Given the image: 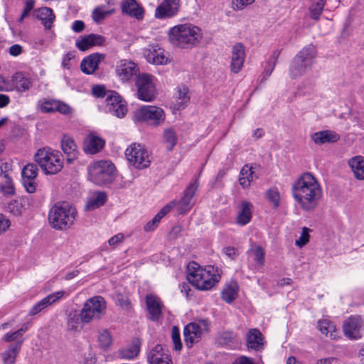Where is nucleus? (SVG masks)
I'll return each instance as SVG.
<instances>
[{"label": "nucleus", "mask_w": 364, "mask_h": 364, "mask_svg": "<svg viewBox=\"0 0 364 364\" xmlns=\"http://www.w3.org/2000/svg\"><path fill=\"white\" fill-rule=\"evenodd\" d=\"M292 196L300 208L305 211H313L318 205L322 197V188L311 173H303L291 187Z\"/></svg>", "instance_id": "obj_1"}, {"label": "nucleus", "mask_w": 364, "mask_h": 364, "mask_svg": "<svg viewBox=\"0 0 364 364\" xmlns=\"http://www.w3.org/2000/svg\"><path fill=\"white\" fill-rule=\"evenodd\" d=\"M187 279L197 289H210L220 279L219 269L214 266L202 268L197 262H191L187 266Z\"/></svg>", "instance_id": "obj_2"}, {"label": "nucleus", "mask_w": 364, "mask_h": 364, "mask_svg": "<svg viewBox=\"0 0 364 364\" xmlns=\"http://www.w3.org/2000/svg\"><path fill=\"white\" fill-rule=\"evenodd\" d=\"M170 41L181 48H191L198 44L201 38L200 29L190 23L177 25L168 32Z\"/></svg>", "instance_id": "obj_3"}, {"label": "nucleus", "mask_w": 364, "mask_h": 364, "mask_svg": "<svg viewBox=\"0 0 364 364\" xmlns=\"http://www.w3.org/2000/svg\"><path fill=\"white\" fill-rule=\"evenodd\" d=\"M76 213L75 208L68 203H57L50 209L49 224L55 230H66L73 224Z\"/></svg>", "instance_id": "obj_4"}, {"label": "nucleus", "mask_w": 364, "mask_h": 364, "mask_svg": "<svg viewBox=\"0 0 364 364\" xmlns=\"http://www.w3.org/2000/svg\"><path fill=\"white\" fill-rule=\"evenodd\" d=\"M34 159L46 174H56L63 167L62 154L48 147L38 149Z\"/></svg>", "instance_id": "obj_5"}, {"label": "nucleus", "mask_w": 364, "mask_h": 364, "mask_svg": "<svg viewBox=\"0 0 364 364\" xmlns=\"http://www.w3.org/2000/svg\"><path fill=\"white\" fill-rule=\"evenodd\" d=\"M106 311V302L100 296H93L87 300L80 312V321L89 323L92 321L100 320Z\"/></svg>", "instance_id": "obj_6"}, {"label": "nucleus", "mask_w": 364, "mask_h": 364, "mask_svg": "<svg viewBox=\"0 0 364 364\" xmlns=\"http://www.w3.org/2000/svg\"><path fill=\"white\" fill-rule=\"evenodd\" d=\"M115 167L109 161L95 162L88 168L90 180L97 185H104L112 180Z\"/></svg>", "instance_id": "obj_7"}, {"label": "nucleus", "mask_w": 364, "mask_h": 364, "mask_svg": "<svg viewBox=\"0 0 364 364\" xmlns=\"http://www.w3.org/2000/svg\"><path fill=\"white\" fill-rule=\"evenodd\" d=\"M154 77L147 73H139L136 76L135 86L137 97L145 102H151L157 95Z\"/></svg>", "instance_id": "obj_8"}, {"label": "nucleus", "mask_w": 364, "mask_h": 364, "mask_svg": "<svg viewBox=\"0 0 364 364\" xmlns=\"http://www.w3.org/2000/svg\"><path fill=\"white\" fill-rule=\"evenodd\" d=\"M127 160L135 168L142 169L146 168L150 163L148 151L139 144H131L125 151Z\"/></svg>", "instance_id": "obj_9"}, {"label": "nucleus", "mask_w": 364, "mask_h": 364, "mask_svg": "<svg viewBox=\"0 0 364 364\" xmlns=\"http://www.w3.org/2000/svg\"><path fill=\"white\" fill-rule=\"evenodd\" d=\"M209 323L203 319L186 325L183 330L184 339L188 348H191L193 343L198 342L202 335L208 331Z\"/></svg>", "instance_id": "obj_10"}, {"label": "nucleus", "mask_w": 364, "mask_h": 364, "mask_svg": "<svg viewBox=\"0 0 364 364\" xmlns=\"http://www.w3.org/2000/svg\"><path fill=\"white\" fill-rule=\"evenodd\" d=\"M136 114L139 119L156 126L165 120L164 111L156 106L144 105L137 109Z\"/></svg>", "instance_id": "obj_11"}, {"label": "nucleus", "mask_w": 364, "mask_h": 364, "mask_svg": "<svg viewBox=\"0 0 364 364\" xmlns=\"http://www.w3.org/2000/svg\"><path fill=\"white\" fill-rule=\"evenodd\" d=\"M343 328L346 336L358 340L362 337L360 331L364 328V323L360 316H350L345 321Z\"/></svg>", "instance_id": "obj_12"}, {"label": "nucleus", "mask_w": 364, "mask_h": 364, "mask_svg": "<svg viewBox=\"0 0 364 364\" xmlns=\"http://www.w3.org/2000/svg\"><path fill=\"white\" fill-rule=\"evenodd\" d=\"M198 186V184L197 181L190 183V185L183 191V197L178 201L176 200L177 210L179 214H186L191 209L193 205L192 199Z\"/></svg>", "instance_id": "obj_13"}, {"label": "nucleus", "mask_w": 364, "mask_h": 364, "mask_svg": "<svg viewBox=\"0 0 364 364\" xmlns=\"http://www.w3.org/2000/svg\"><path fill=\"white\" fill-rule=\"evenodd\" d=\"M38 168L35 164H28L22 170V182L27 192L33 193L36 190V178Z\"/></svg>", "instance_id": "obj_14"}, {"label": "nucleus", "mask_w": 364, "mask_h": 364, "mask_svg": "<svg viewBox=\"0 0 364 364\" xmlns=\"http://www.w3.org/2000/svg\"><path fill=\"white\" fill-rule=\"evenodd\" d=\"M139 73L138 65L132 60H120L116 65L117 75L122 81H129Z\"/></svg>", "instance_id": "obj_15"}, {"label": "nucleus", "mask_w": 364, "mask_h": 364, "mask_svg": "<svg viewBox=\"0 0 364 364\" xmlns=\"http://www.w3.org/2000/svg\"><path fill=\"white\" fill-rule=\"evenodd\" d=\"M147 361L149 364H173L171 355L160 344L150 349L147 353Z\"/></svg>", "instance_id": "obj_16"}, {"label": "nucleus", "mask_w": 364, "mask_h": 364, "mask_svg": "<svg viewBox=\"0 0 364 364\" xmlns=\"http://www.w3.org/2000/svg\"><path fill=\"white\" fill-rule=\"evenodd\" d=\"M105 58V55L95 53L85 57L80 63V69L87 75L93 74L97 69L100 63Z\"/></svg>", "instance_id": "obj_17"}, {"label": "nucleus", "mask_w": 364, "mask_h": 364, "mask_svg": "<svg viewBox=\"0 0 364 364\" xmlns=\"http://www.w3.org/2000/svg\"><path fill=\"white\" fill-rule=\"evenodd\" d=\"M65 296V291L63 290L55 291L53 294H50L41 299L39 302L36 304L29 311L30 316H35L43 311L44 309L47 308L52 304L56 302L60 299L63 298Z\"/></svg>", "instance_id": "obj_18"}, {"label": "nucleus", "mask_w": 364, "mask_h": 364, "mask_svg": "<svg viewBox=\"0 0 364 364\" xmlns=\"http://www.w3.org/2000/svg\"><path fill=\"white\" fill-rule=\"evenodd\" d=\"M144 56L149 63L164 65L168 62L166 51L157 46H151L144 51Z\"/></svg>", "instance_id": "obj_19"}, {"label": "nucleus", "mask_w": 364, "mask_h": 364, "mask_svg": "<svg viewBox=\"0 0 364 364\" xmlns=\"http://www.w3.org/2000/svg\"><path fill=\"white\" fill-rule=\"evenodd\" d=\"M179 6V0H164L155 11L157 18H164L174 16Z\"/></svg>", "instance_id": "obj_20"}, {"label": "nucleus", "mask_w": 364, "mask_h": 364, "mask_svg": "<svg viewBox=\"0 0 364 364\" xmlns=\"http://www.w3.org/2000/svg\"><path fill=\"white\" fill-rule=\"evenodd\" d=\"M105 144L104 139L93 134H90L84 139L82 149L87 154L93 155L100 152Z\"/></svg>", "instance_id": "obj_21"}, {"label": "nucleus", "mask_w": 364, "mask_h": 364, "mask_svg": "<svg viewBox=\"0 0 364 364\" xmlns=\"http://www.w3.org/2000/svg\"><path fill=\"white\" fill-rule=\"evenodd\" d=\"M146 304L150 315V319L157 321L161 315L163 304L161 299L154 294H147Z\"/></svg>", "instance_id": "obj_22"}, {"label": "nucleus", "mask_w": 364, "mask_h": 364, "mask_svg": "<svg viewBox=\"0 0 364 364\" xmlns=\"http://www.w3.org/2000/svg\"><path fill=\"white\" fill-rule=\"evenodd\" d=\"M61 149L66 155V159L68 164H72L77 159L79 154L77 146L73 139L70 136L65 135L63 137L61 140Z\"/></svg>", "instance_id": "obj_23"}, {"label": "nucleus", "mask_w": 364, "mask_h": 364, "mask_svg": "<svg viewBox=\"0 0 364 364\" xmlns=\"http://www.w3.org/2000/svg\"><path fill=\"white\" fill-rule=\"evenodd\" d=\"M105 42V38L97 34H90L82 36L75 42V46L81 51H85L95 46H102Z\"/></svg>", "instance_id": "obj_24"}, {"label": "nucleus", "mask_w": 364, "mask_h": 364, "mask_svg": "<svg viewBox=\"0 0 364 364\" xmlns=\"http://www.w3.org/2000/svg\"><path fill=\"white\" fill-rule=\"evenodd\" d=\"M245 50L241 43L235 44L232 49L231 70L237 73L243 66L245 61Z\"/></svg>", "instance_id": "obj_25"}, {"label": "nucleus", "mask_w": 364, "mask_h": 364, "mask_svg": "<svg viewBox=\"0 0 364 364\" xmlns=\"http://www.w3.org/2000/svg\"><path fill=\"white\" fill-rule=\"evenodd\" d=\"M122 11L132 17L136 19H142L144 17V9L136 2V0H124L122 3Z\"/></svg>", "instance_id": "obj_26"}, {"label": "nucleus", "mask_w": 364, "mask_h": 364, "mask_svg": "<svg viewBox=\"0 0 364 364\" xmlns=\"http://www.w3.org/2000/svg\"><path fill=\"white\" fill-rule=\"evenodd\" d=\"M311 139L316 144H323L336 142L339 140L340 136L334 131L323 130L312 134Z\"/></svg>", "instance_id": "obj_27"}, {"label": "nucleus", "mask_w": 364, "mask_h": 364, "mask_svg": "<svg viewBox=\"0 0 364 364\" xmlns=\"http://www.w3.org/2000/svg\"><path fill=\"white\" fill-rule=\"evenodd\" d=\"M22 344L23 340L11 344L1 354L4 364H15L16 358L21 349Z\"/></svg>", "instance_id": "obj_28"}, {"label": "nucleus", "mask_w": 364, "mask_h": 364, "mask_svg": "<svg viewBox=\"0 0 364 364\" xmlns=\"http://www.w3.org/2000/svg\"><path fill=\"white\" fill-rule=\"evenodd\" d=\"M253 205L250 202L242 201L240 205V210L237 216V223L240 225H245L252 218V210Z\"/></svg>", "instance_id": "obj_29"}, {"label": "nucleus", "mask_w": 364, "mask_h": 364, "mask_svg": "<svg viewBox=\"0 0 364 364\" xmlns=\"http://www.w3.org/2000/svg\"><path fill=\"white\" fill-rule=\"evenodd\" d=\"M316 56V48L312 45H309L300 50L294 58H296V62L304 63V64L306 63V65L311 67Z\"/></svg>", "instance_id": "obj_30"}, {"label": "nucleus", "mask_w": 364, "mask_h": 364, "mask_svg": "<svg viewBox=\"0 0 364 364\" xmlns=\"http://www.w3.org/2000/svg\"><path fill=\"white\" fill-rule=\"evenodd\" d=\"M247 347L256 350H259L263 347V338L260 331L256 328H252L247 335Z\"/></svg>", "instance_id": "obj_31"}, {"label": "nucleus", "mask_w": 364, "mask_h": 364, "mask_svg": "<svg viewBox=\"0 0 364 364\" xmlns=\"http://www.w3.org/2000/svg\"><path fill=\"white\" fill-rule=\"evenodd\" d=\"M107 200V196L105 192H95L88 198L85 208L87 210L97 209L102 206Z\"/></svg>", "instance_id": "obj_32"}, {"label": "nucleus", "mask_w": 364, "mask_h": 364, "mask_svg": "<svg viewBox=\"0 0 364 364\" xmlns=\"http://www.w3.org/2000/svg\"><path fill=\"white\" fill-rule=\"evenodd\" d=\"M141 341L135 338L132 340L129 346L122 348L119 350V354L122 358L132 359L136 358L140 352Z\"/></svg>", "instance_id": "obj_33"}, {"label": "nucleus", "mask_w": 364, "mask_h": 364, "mask_svg": "<svg viewBox=\"0 0 364 364\" xmlns=\"http://www.w3.org/2000/svg\"><path fill=\"white\" fill-rule=\"evenodd\" d=\"M12 83L16 90L21 92L28 90L33 85L32 80L21 73H17L13 75Z\"/></svg>", "instance_id": "obj_34"}, {"label": "nucleus", "mask_w": 364, "mask_h": 364, "mask_svg": "<svg viewBox=\"0 0 364 364\" xmlns=\"http://www.w3.org/2000/svg\"><path fill=\"white\" fill-rule=\"evenodd\" d=\"M348 164L355 177L358 180H364V156H356L353 157L349 160Z\"/></svg>", "instance_id": "obj_35"}, {"label": "nucleus", "mask_w": 364, "mask_h": 364, "mask_svg": "<svg viewBox=\"0 0 364 364\" xmlns=\"http://www.w3.org/2000/svg\"><path fill=\"white\" fill-rule=\"evenodd\" d=\"M36 16L42 21V23L46 29H50L52 27L55 15L51 9L48 7L39 9L36 11Z\"/></svg>", "instance_id": "obj_36"}, {"label": "nucleus", "mask_w": 364, "mask_h": 364, "mask_svg": "<svg viewBox=\"0 0 364 364\" xmlns=\"http://www.w3.org/2000/svg\"><path fill=\"white\" fill-rule=\"evenodd\" d=\"M318 328L326 336L330 337L331 339L336 338V326L328 319H321L318 321Z\"/></svg>", "instance_id": "obj_37"}, {"label": "nucleus", "mask_w": 364, "mask_h": 364, "mask_svg": "<svg viewBox=\"0 0 364 364\" xmlns=\"http://www.w3.org/2000/svg\"><path fill=\"white\" fill-rule=\"evenodd\" d=\"M254 171L252 170V167L248 165H245L242 167L240 171L239 183L244 188H248L250 186L251 182L253 181Z\"/></svg>", "instance_id": "obj_38"}, {"label": "nucleus", "mask_w": 364, "mask_h": 364, "mask_svg": "<svg viewBox=\"0 0 364 364\" xmlns=\"http://www.w3.org/2000/svg\"><path fill=\"white\" fill-rule=\"evenodd\" d=\"M248 253L252 254L254 261L259 266H262L265 262V252L264 249L258 245H252Z\"/></svg>", "instance_id": "obj_39"}, {"label": "nucleus", "mask_w": 364, "mask_h": 364, "mask_svg": "<svg viewBox=\"0 0 364 364\" xmlns=\"http://www.w3.org/2000/svg\"><path fill=\"white\" fill-rule=\"evenodd\" d=\"M0 191L4 196H13L15 193L14 185L9 174H5L0 181Z\"/></svg>", "instance_id": "obj_40"}, {"label": "nucleus", "mask_w": 364, "mask_h": 364, "mask_svg": "<svg viewBox=\"0 0 364 364\" xmlns=\"http://www.w3.org/2000/svg\"><path fill=\"white\" fill-rule=\"evenodd\" d=\"M80 314L73 311L68 314L67 319V328L71 331H78L80 329Z\"/></svg>", "instance_id": "obj_41"}, {"label": "nucleus", "mask_w": 364, "mask_h": 364, "mask_svg": "<svg viewBox=\"0 0 364 364\" xmlns=\"http://www.w3.org/2000/svg\"><path fill=\"white\" fill-rule=\"evenodd\" d=\"M310 68L309 65L302 62H296V58H294L290 67V75L292 77H297L302 75L307 68Z\"/></svg>", "instance_id": "obj_42"}, {"label": "nucleus", "mask_w": 364, "mask_h": 364, "mask_svg": "<svg viewBox=\"0 0 364 364\" xmlns=\"http://www.w3.org/2000/svg\"><path fill=\"white\" fill-rule=\"evenodd\" d=\"M164 142L168 151L172 150L177 143V136L173 129H166L164 132Z\"/></svg>", "instance_id": "obj_43"}, {"label": "nucleus", "mask_w": 364, "mask_h": 364, "mask_svg": "<svg viewBox=\"0 0 364 364\" xmlns=\"http://www.w3.org/2000/svg\"><path fill=\"white\" fill-rule=\"evenodd\" d=\"M237 288L236 285L228 286L223 290L221 293V297L223 300L229 304L237 298Z\"/></svg>", "instance_id": "obj_44"}, {"label": "nucleus", "mask_w": 364, "mask_h": 364, "mask_svg": "<svg viewBox=\"0 0 364 364\" xmlns=\"http://www.w3.org/2000/svg\"><path fill=\"white\" fill-rule=\"evenodd\" d=\"M107 95L105 98V101L107 103V109L108 111L110 107H114L115 105H118L119 103L123 102L122 97L115 91L109 90Z\"/></svg>", "instance_id": "obj_45"}, {"label": "nucleus", "mask_w": 364, "mask_h": 364, "mask_svg": "<svg viewBox=\"0 0 364 364\" xmlns=\"http://www.w3.org/2000/svg\"><path fill=\"white\" fill-rule=\"evenodd\" d=\"M188 90L187 87H183L178 88V97L176 104L178 109L183 108V107L189 102L190 97L188 96Z\"/></svg>", "instance_id": "obj_46"}, {"label": "nucleus", "mask_w": 364, "mask_h": 364, "mask_svg": "<svg viewBox=\"0 0 364 364\" xmlns=\"http://www.w3.org/2000/svg\"><path fill=\"white\" fill-rule=\"evenodd\" d=\"M112 336L107 330H102L99 332L98 341L101 348L106 349L112 343Z\"/></svg>", "instance_id": "obj_47"}, {"label": "nucleus", "mask_w": 364, "mask_h": 364, "mask_svg": "<svg viewBox=\"0 0 364 364\" xmlns=\"http://www.w3.org/2000/svg\"><path fill=\"white\" fill-rule=\"evenodd\" d=\"M108 112L113 114L118 118L123 117L127 112L125 102L123 101L118 105H115L114 107H110V108H109Z\"/></svg>", "instance_id": "obj_48"}, {"label": "nucleus", "mask_w": 364, "mask_h": 364, "mask_svg": "<svg viewBox=\"0 0 364 364\" xmlns=\"http://www.w3.org/2000/svg\"><path fill=\"white\" fill-rule=\"evenodd\" d=\"M324 5V0H319L318 2L311 6L310 12L312 18L315 20H318L319 18V16L323 9Z\"/></svg>", "instance_id": "obj_49"}, {"label": "nucleus", "mask_w": 364, "mask_h": 364, "mask_svg": "<svg viewBox=\"0 0 364 364\" xmlns=\"http://www.w3.org/2000/svg\"><path fill=\"white\" fill-rule=\"evenodd\" d=\"M38 106L41 112L45 113L55 112V100H41L38 102Z\"/></svg>", "instance_id": "obj_50"}, {"label": "nucleus", "mask_w": 364, "mask_h": 364, "mask_svg": "<svg viewBox=\"0 0 364 364\" xmlns=\"http://www.w3.org/2000/svg\"><path fill=\"white\" fill-rule=\"evenodd\" d=\"M267 197L268 200L272 203L275 208L279 205L280 195L279 191L275 188L269 189L267 193Z\"/></svg>", "instance_id": "obj_51"}, {"label": "nucleus", "mask_w": 364, "mask_h": 364, "mask_svg": "<svg viewBox=\"0 0 364 364\" xmlns=\"http://www.w3.org/2000/svg\"><path fill=\"white\" fill-rule=\"evenodd\" d=\"M309 228L304 227L302 232L298 240H296V245L300 247L304 246L309 241Z\"/></svg>", "instance_id": "obj_52"}, {"label": "nucleus", "mask_w": 364, "mask_h": 364, "mask_svg": "<svg viewBox=\"0 0 364 364\" xmlns=\"http://www.w3.org/2000/svg\"><path fill=\"white\" fill-rule=\"evenodd\" d=\"M171 338L175 350H180L182 348V343L180 338L179 330L176 326H173L172 328Z\"/></svg>", "instance_id": "obj_53"}, {"label": "nucleus", "mask_w": 364, "mask_h": 364, "mask_svg": "<svg viewBox=\"0 0 364 364\" xmlns=\"http://www.w3.org/2000/svg\"><path fill=\"white\" fill-rule=\"evenodd\" d=\"M3 340L6 342L16 341V343H17L18 341H19L21 340L23 341V336L19 333V331H16L13 333H6L3 337Z\"/></svg>", "instance_id": "obj_54"}, {"label": "nucleus", "mask_w": 364, "mask_h": 364, "mask_svg": "<svg viewBox=\"0 0 364 364\" xmlns=\"http://www.w3.org/2000/svg\"><path fill=\"white\" fill-rule=\"evenodd\" d=\"M255 0H232V7L234 10H242L245 6L252 4Z\"/></svg>", "instance_id": "obj_55"}, {"label": "nucleus", "mask_w": 364, "mask_h": 364, "mask_svg": "<svg viewBox=\"0 0 364 364\" xmlns=\"http://www.w3.org/2000/svg\"><path fill=\"white\" fill-rule=\"evenodd\" d=\"M161 220L159 215L156 214L150 221H149L144 226V230L146 232L154 230L159 225Z\"/></svg>", "instance_id": "obj_56"}, {"label": "nucleus", "mask_w": 364, "mask_h": 364, "mask_svg": "<svg viewBox=\"0 0 364 364\" xmlns=\"http://www.w3.org/2000/svg\"><path fill=\"white\" fill-rule=\"evenodd\" d=\"M92 92L95 97L106 98L108 91L104 85H95L92 87Z\"/></svg>", "instance_id": "obj_57"}, {"label": "nucleus", "mask_w": 364, "mask_h": 364, "mask_svg": "<svg viewBox=\"0 0 364 364\" xmlns=\"http://www.w3.org/2000/svg\"><path fill=\"white\" fill-rule=\"evenodd\" d=\"M35 1L33 0H27L25 4L23 13L19 18V21L22 22L24 18L28 16L30 11L33 9Z\"/></svg>", "instance_id": "obj_58"}, {"label": "nucleus", "mask_w": 364, "mask_h": 364, "mask_svg": "<svg viewBox=\"0 0 364 364\" xmlns=\"http://www.w3.org/2000/svg\"><path fill=\"white\" fill-rule=\"evenodd\" d=\"M10 225V220L5 215L0 213V235L5 232Z\"/></svg>", "instance_id": "obj_59"}, {"label": "nucleus", "mask_w": 364, "mask_h": 364, "mask_svg": "<svg viewBox=\"0 0 364 364\" xmlns=\"http://www.w3.org/2000/svg\"><path fill=\"white\" fill-rule=\"evenodd\" d=\"M107 14V12L105 11L102 7H97L92 12V18L95 21L97 22L103 19Z\"/></svg>", "instance_id": "obj_60"}, {"label": "nucleus", "mask_w": 364, "mask_h": 364, "mask_svg": "<svg viewBox=\"0 0 364 364\" xmlns=\"http://www.w3.org/2000/svg\"><path fill=\"white\" fill-rule=\"evenodd\" d=\"M176 206V200H173L171 201L169 203L166 205L162 209L157 213L162 218L165 216L168 213H169L173 208Z\"/></svg>", "instance_id": "obj_61"}, {"label": "nucleus", "mask_w": 364, "mask_h": 364, "mask_svg": "<svg viewBox=\"0 0 364 364\" xmlns=\"http://www.w3.org/2000/svg\"><path fill=\"white\" fill-rule=\"evenodd\" d=\"M55 111H58L62 114H68L70 110V108L68 105L57 100H55Z\"/></svg>", "instance_id": "obj_62"}, {"label": "nucleus", "mask_w": 364, "mask_h": 364, "mask_svg": "<svg viewBox=\"0 0 364 364\" xmlns=\"http://www.w3.org/2000/svg\"><path fill=\"white\" fill-rule=\"evenodd\" d=\"M75 55L74 52H68L66 53L62 61V66L65 69H70L69 62L75 58Z\"/></svg>", "instance_id": "obj_63"}, {"label": "nucleus", "mask_w": 364, "mask_h": 364, "mask_svg": "<svg viewBox=\"0 0 364 364\" xmlns=\"http://www.w3.org/2000/svg\"><path fill=\"white\" fill-rule=\"evenodd\" d=\"M9 52L11 55L16 57L22 53L23 48L19 44H14L9 48Z\"/></svg>", "instance_id": "obj_64"}]
</instances>
